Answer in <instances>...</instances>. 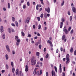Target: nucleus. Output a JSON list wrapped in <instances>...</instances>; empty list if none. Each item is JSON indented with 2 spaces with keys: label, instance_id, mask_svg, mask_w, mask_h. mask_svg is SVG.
<instances>
[{
  "label": "nucleus",
  "instance_id": "nucleus-1",
  "mask_svg": "<svg viewBox=\"0 0 76 76\" xmlns=\"http://www.w3.org/2000/svg\"><path fill=\"white\" fill-rule=\"evenodd\" d=\"M35 57L34 56L32 57L31 59V64L34 66L36 64V63H37V60H35Z\"/></svg>",
  "mask_w": 76,
  "mask_h": 76
},
{
  "label": "nucleus",
  "instance_id": "nucleus-2",
  "mask_svg": "<svg viewBox=\"0 0 76 76\" xmlns=\"http://www.w3.org/2000/svg\"><path fill=\"white\" fill-rule=\"evenodd\" d=\"M64 32H65V33L66 34H69V31H67V29H66V27L64 26L63 28Z\"/></svg>",
  "mask_w": 76,
  "mask_h": 76
},
{
  "label": "nucleus",
  "instance_id": "nucleus-3",
  "mask_svg": "<svg viewBox=\"0 0 76 76\" xmlns=\"http://www.w3.org/2000/svg\"><path fill=\"white\" fill-rule=\"evenodd\" d=\"M66 64H67L70 62V59L69 57L66 58Z\"/></svg>",
  "mask_w": 76,
  "mask_h": 76
},
{
  "label": "nucleus",
  "instance_id": "nucleus-4",
  "mask_svg": "<svg viewBox=\"0 0 76 76\" xmlns=\"http://www.w3.org/2000/svg\"><path fill=\"white\" fill-rule=\"evenodd\" d=\"M29 20H30V17H28L27 18V19L26 20V22H27V23H28L29 22Z\"/></svg>",
  "mask_w": 76,
  "mask_h": 76
},
{
  "label": "nucleus",
  "instance_id": "nucleus-5",
  "mask_svg": "<svg viewBox=\"0 0 76 76\" xmlns=\"http://www.w3.org/2000/svg\"><path fill=\"white\" fill-rule=\"evenodd\" d=\"M45 10L46 12H47L48 13H50V7H48L47 9L45 8Z\"/></svg>",
  "mask_w": 76,
  "mask_h": 76
},
{
  "label": "nucleus",
  "instance_id": "nucleus-6",
  "mask_svg": "<svg viewBox=\"0 0 76 76\" xmlns=\"http://www.w3.org/2000/svg\"><path fill=\"white\" fill-rule=\"evenodd\" d=\"M18 76H23V73H22V71H20L19 73L18 74Z\"/></svg>",
  "mask_w": 76,
  "mask_h": 76
},
{
  "label": "nucleus",
  "instance_id": "nucleus-7",
  "mask_svg": "<svg viewBox=\"0 0 76 76\" xmlns=\"http://www.w3.org/2000/svg\"><path fill=\"white\" fill-rule=\"evenodd\" d=\"M47 42L48 43H49L50 44V47H53V44H52V42H51V41L49 40Z\"/></svg>",
  "mask_w": 76,
  "mask_h": 76
},
{
  "label": "nucleus",
  "instance_id": "nucleus-8",
  "mask_svg": "<svg viewBox=\"0 0 76 76\" xmlns=\"http://www.w3.org/2000/svg\"><path fill=\"white\" fill-rule=\"evenodd\" d=\"M6 48H7V50L8 51V52H10V49H9V46L8 45H6Z\"/></svg>",
  "mask_w": 76,
  "mask_h": 76
},
{
  "label": "nucleus",
  "instance_id": "nucleus-9",
  "mask_svg": "<svg viewBox=\"0 0 76 76\" xmlns=\"http://www.w3.org/2000/svg\"><path fill=\"white\" fill-rule=\"evenodd\" d=\"M52 76H56V73H55V71L52 70Z\"/></svg>",
  "mask_w": 76,
  "mask_h": 76
},
{
  "label": "nucleus",
  "instance_id": "nucleus-10",
  "mask_svg": "<svg viewBox=\"0 0 76 76\" xmlns=\"http://www.w3.org/2000/svg\"><path fill=\"white\" fill-rule=\"evenodd\" d=\"M28 65H26V68L25 69V72H27L28 71Z\"/></svg>",
  "mask_w": 76,
  "mask_h": 76
},
{
  "label": "nucleus",
  "instance_id": "nucleus-11",
  "mask_svg": "<svg viewBox=\"0 0 76 76\" xmlns=\"http://www.w3.org/2000/svg\"><path fill=\"white\" fill-rule=\"evenodd\" d=\"M72 11L74 13H76V9L75 7L72 8Z\"/></svg>",
  "mask_w": 76,
  "mask_h": 76
},
{
  "label": "nucleus",
  "instance_id": "nucleus-12",
  "mask_svg": "<svg viewBox=\"0 0 76 76\" xmlns=\"http://www.w3.org/2000/svg\"><path fill=\"white\" fill-rule=\"evenodd\" d=\"M19 72V69H16V71H15V73L16 75H18L19 74V73H18Z\"/></svg>",
  "mask_w": 76,
  "mask_h": 76
},
{
  "label": "nucleus",
  "instance_id": "nucleus-13",
  "mask_svg": "<svg viewBox=\"0 0 76 76\" xmlns=\"http://www.w3.org/2000/svg\"><path fill=\"white\" fill-rule=\"evenodd\" d=\"M0 31H1V33H2V32H3V31H4L3 27V26H1Z\"/></svg>",
  "mask_w": 76,
  "mask_h": 76
},
{
  "label": "nucleus",
  "instance_id": "nucleus-14",
  "mask_svg": "<svg viewBox=\"0 0 76 76\" xmlns=\"http://www.w3.org/2000/svg\"><path fill=\"white\" fill-rule=\"evenodd\" d=\"M5 58L6 60H8L9 59V56H8V55L6 54L5 55Z\"/></svg>",
  "mask_w": 76,
  "mask_h": 76
},
{
  "label": "nucleus",
  "instance_id": "nucleus-15",
  "mask_svg": "<svg viewBox=\"0 0 76 76\" xmlns=\"http://www.w3.org/2000/svg\"><path fill=\"white\" fill-rule=\"evenodd\" d=\"M65 38H66V36H65V35H64L62 37V40H64V39H65Z\"/></svg>",
  "mask_w": 76,
  "mask_h": 76
},
{
  "label": "nucleus",
  "instance_id": "nucleus-16",
  "mask_svg": "<svg viewBox=\"0 0 76 76\" xmlns=\"http://www.w3.org/2000/svg\"><path fill=\"white\" fill-rule=\"evenodd\" d=\"M5 36H6V35H5V34H2V38H3V39H5Z\"/></svg>",
  "mask_w": 76,
  "mask_h": 76
},
{
  "label": "nucleus",
  "instance_id": "nucleus-17",
  "mask_svg": "<svg viewBox=\"0 0 76 76\" xmlns=\"http://www.w3.org/2000/svg\"><path fill=\"white\" fill-rule=\"evenodd\" d=\"M8 31L9 33L10 34L11 33V29L10 28H8Z\"/></svg>",
  "mask_w": 76,
  "mask_h": 76
},
{
  "label": "nucleus",
  "instance_id": "nucleus-18",
  "mask_svg": "<svg viewBox=\"0 0 76 76\" xmlns=\"http://www.w3.org/2000/svg\"><path fill=\"white\" fill-rule=\"evenodd\" d=\"M64 0H63L61 4V6H63V5H64Z\"/></svg>",
  "mask_w": 76,
  "mask_h": 76
},
{
  "label": "nucleus",
  "instance_id": "nucleus-19",
  "mask_svg": "<svg viewBox=\"0 0 76 76\" xmlns=\"http://www.w3.org/2000/svg\"><path fill=\"white\" fill-rule=\"evenodd\" d=\"M54 69H55V70L56 73H57V67H56V66H55Z\"/></svg>",
  "mask_w": 76,
  "mask_h": 76
},
{
  "label": "nucleus",
  "instance_id": "nucleus-20",
  "mask_svg": "<svg viewBox=\"0 0 76 76\" xmlns=\"http://www.w3.org/2000/svg\"><path fill=\"white\" fill-rule=\"evenodd\" d=\"M12 21H13V22L15 21V17H12Z\"/></svg>",
  "mask_w": 76,
  "mask_h": 76
},
{
  "label": "nucleus",
  "instance_id": "nucleus-21",
  "mask_svg": "<svg viewBox=\"0 0 76 76\" xmlns=\"http://www.w3.org/2000/svg\"><path fill=\"white\" fill-rule=\"evenodd\" d=\"M10 3H9L8 4V9H10Z\"/></svg>",
  "mask_w": 76,
  "mask_h": 76
},
{
  "label": "nucleus",
  "instance_id": "nucleus-22",
  "mask_svg": "<svg viewBox=\"0 0 76 76\" xmlns=\"http://www.w3.org/2000/svg\"><path fill=\"white\" fill-rule=\"evenodd\" d=\"M15 68L13 67L12 70V72L13 73H14V72H15Z\"/></svg>",
  "mask_w": 76,
  "mask_h": 76
},
{
  "label": "nucleus",
  "instance_id": "nucleus-23",
  "mask_svg": "<svg viewBox=\"0 0 76 76\" xmlns=\"http://www.w3.org/2000/svg\"><path fill=\"white\" fill-rule=\"evenodd\" d=\"M61 21L62 22H64V21H65V20H64V19L63 18H61Z\"/></svg>",
  "mask_w": 76,
  "mask_h": 76
},
{
  "label": "nucleus",
  "instance_id": "nucleus-24",
  "mask_svg": "<svg viewBox=\"0 0 76 76\" xmlns=\"http://www.w3.org/2000/svg\"><path fill=\"white\" fill-rule=\"evenodd\" d=\"M70 51L71 53H72V52L73 51V48H71Z\"/></svg>",
  "mask_w": 76,
  "mask_h": 76
},
{
  "label": "nucleus",
  "instance_id": "nucleus-25",
  "mask_svg": "<svg viewBox=\"0 0 76 76\" xmlns=\"http://www.w3.org/2000/svg\"><path fill=\"white\" fill-rule=\"evenodd\" d=\"M73 18V17H72V16H71L69 18L70 21V22L72 20V19Z\"/></svg>",
  "mask_w": 76,
  "mask_h": 76
},
{
  "label": "nucleus",
  "instance_id": "nucleus-26",
  "mask_svg": "<svg viewBox=\"0 0 76 76\" xmlns=\"http://www.w3.org/2000/svg\"><path fill=\"white\" fill-rule=\"evenodd\" d=\"M11 64L12 67H14V65H13V62H11Z\"/></svg>",
  "mask_w": 76,
  "mask_h": 76
},
{
  "label": "nucleus",
  "instance_id": "nucleus-27",
  "mask_svg": "<svg viewBox=\"0 0 76 76\" xmlns=\"http://www.w3.org/2000/svg\"><path fill=\"white\" fill-rule=\"evenodd\" d=\"M36 55L37 56H39V52H37L36 53Z\"/></svg>",
  "mask_w": 76,
  "mask_h": 76
},
{
  "label": "nucleus",
  "instance_id": "nucleus-28",
  "mask_svg": "<svg viewBox=\"0 0 76 76\" xmlns=\"http://www.w3.org/2000/svg\"><path fill=\"white\" fill-rule=\"evenodd\" d=\"M15 23L16 26L18 27V23L17 21H15Z\"/></svg>",
  "mask_w": 76,
  "mask_h": 76
},
{
  "label": "nucleus",
  "instance_id": "nucleus-29",
  "mask_svg": "<svg viewBox=\"0 0 76 76\" xmlns=\"http://www.w3.org/2000/svg\"><path fill=\"white\" fill-rule=\"evenodd\" d=\"M21 34H22V36H23V37H24V36H25V33H24V32H23V31H22Z\"/></svg>",
  "mask_w": 76,
  "mask_h": 76
},
{
  "label": "nucleus",
  "instance_id": "nucleus-30",
  "mask_svg": "<svg viewBox=\"0 0 76 76\" xmlns=\"http://www.w3.org/2000/svg\"><path fill=\"white\" fill-rule=\"evenodd\" d=\"M48 56H49L48 53H47V54L45 56L46 58H48Z\"/></svg>",
  "mask_w": 76,
  "mask_h": 76
},
{
  "label": "nucleus",
  "instance_id": "nucleus-31",
  "mask_svg": "<svg viewBox=\"0 0 76 76\" xmlns=\"http://www.w3.org/2000/svg\"><path fill=\"white\" fill-rule=\"evenodd\" d=\"M27 5L28 6H30V4H29V2L28 1L27 3Z\"/></svg>",
  "mask_w": 76,
  "mask_h": 76
},
{
  "label": "nucleus",
  "instance_id": "nucleus-32",
  "mask_svg": "<svg viewBox=\"0 0 76 76\" xmlns=\"http://www.w3.org/2000/svg\"><path fill=\"white\" fill-rule=\"evenodd\" d=\"M20 39H17V42L20 43Z\"/></svg>",
  "mask_w": 76,
  "mask_h": 76
},
{
  "label": "nucleus",
  "instance_id": "nucleus-33",
  "mask_svg": "<svg viewBox=\"0 0 76 76\" xmlns=\"http://www.w3.org/2000/svg\"><path fill=\"white\" fill-rule=\"evenodd\" d=\"M41 25L40 24H39L38 26V28L39 29H41Z\"/></svg>",
  "mask_w": 76,
  "mask_h": 76
},
{
  "label": "nucleus",
  "instance_id": "nucleus-34",
  "mask_svg": "<svg viewBox=\"0 0 76 76\" xmlns=\"http://www.w3.org/2000/svg\"><path fill=\"white\" fill-rule=\"evenodd\" d=\"M40 1L41 2V3L42 4L44 5V1H43V0H41Z\"/></svg>",
  "mask_w": 76,
  "mask_h": 76
},
{
  "label": "nucleus",
  "instance_id": "nucleus-35",
  "mask_svg": "<svg viewBox=\"0 0 76 76\" xmlns=\"http://www.w3.org/2000/svg\"><path fill=\"white\" fill-rule=\"evenodd\" d=\"M28 37H29V38H31V34H28Z\"/></svg>",
  "mask_w": 76,
  "mask_h": 76
},
{
  "label": "nucleus",
  "instance_id": "nucleus-36",
  "mask_svg": "<svg viewBox=\"0 0 76 76\" xmlns=\"http://www.w3.org/2000/svg\"><path fill=\"white\" fill-rule=\"evenodd\" d=\"M43 16H44V14L43 13L40 16V18H43Z\"/></svg>",
  "mask_w": 76,
  "mask_h": 76
},
{
  "label": "nucleus",
  "instance_id": "nucleus-37",
  "mask_svg": "<svg viewBox=\"0 0 76 76\" xmlns=\"http://www.w3.org/2000/svg\"><path fill=\"white\" fill-rule=\"evenodd\" d=\"M36 10H38V5L37 4L36 7Z\"/></svg>",
  "mask_w": 76,
  "mask_h": 76
},
{
  "label": "nucleus",
  "instance_id": "nucleus-38",
  "mask_svg": "<svg viewBox=\"0 0 76 76\" xmlns=\"http://www.w3.org/2000/svg\"><path fill=\"white\" fill-rule=\"evenodd\" d=\"M18 38H19V37H18V36H15V39H18Z\"/></svg>",
  "mask_w": 76,
  "mask_h": 76
},
{
  "label": "nucleus",
  "instance_id": "nucleus-39",
  "mask_svg": "<svg viewBox=\"0 0 76 76\" xmlns=\"http://www.w3.org/2000/svg\"><path fill=\"white\" fill-rule=\"evenodd\" d=\"M6 67L7 69H9V66L7 64H6Z\"/></svg>",
  "mask_w": 76,
  "mask_h": 76
},
{
  "label": "nucleus",
  "instance_id": "nucleus-40",
  "mask_svg": "<svg viewBox=\"0 0 76 76\" xmlns=\"http://www.w3.org/2000/svg\"><path fill=\"white\" fill-rule=\"evenodd\" d=\"M42 70H40V75H41L42 74Z\"/></svg>",
  "mask_w": 76,
  "mask_h": 76
},
{
  "label": "nucleus",
  "instance_id": "nucleus-41",
  "mask_svg": "<svg viewBox=\"0 0 76 76\" xmlns=\"http://www.w3.org/2000/svg\"><path fill=\"white\" fill-rule=\"evenodd\" d=\"M34 75H35L36 74V70L34 69L33 72Z\"/></svg>",
  "mask_w": 76,
  "mask_h": 76
},
{
  "label": "nucleus",
  "instance_id": "nucleus-42",
  "mask_svg": "<svg viewBox=\"0 0 76 76\" xmlns=\"http://www.w3.org/2000/svg\"><path fill=\"white\" fill-rule=\"evenodd\" d=\"M39 48L40 49H41V47H42V46L41 45H39Z\"/></svg>",
  "mask_w": 76,
  "mask_h": 76
},
{
  "label": "nucleus",
  "instance_id": "nucleus-43",
  "mask_svg": "<svg viewBox=\"0 0 76 76\" xmlns=\"http://www.w3.org/2000/svg\"><path fill=\"white\" fill-rule=\"evenodd\" d=\"M20 43L18 42H16V45L17 46L19 45L20 44Z\"/></svg>",
  "mask_w": 76,
  "mask_h": 76
},
{
  "label": "nucleus",
  "instance_id": "nucleus-44",
  "mask_svg": "<svg viewBox=\"0 0 76 76\" xmlns=\"http://www.w3.org/2000/svg\"><path fill=\"white\" fill-rule=\"evenodd\" d=\"M71 29V27L69 26V28L68 29V31H70Z\"/></svg>",
  "mask_w": 76,
  "mask_h": 76
},
{
  "label": "nucleus",
  "instance_id": "nucleus-45",
  "mask_svg": "<svg viewBox=\"0 0 76 76\" xmlns=\"http://www.w3.org/2000/svg\"><path fill=\"white\" fill-rule=\"evenodd\" d=\"M37 19H38V21H40V18L39 17H38L37 18Z\"/></svg>",
  "mask_w": 76,
  "mask_h": 76
},
{
  "label": "nucleus",
  "instance_id": "nucleus-46",
  "mask_svg": "<svg viewBox=\"0 0 76 76\" xmlns=\"http://www.w3.org/2000/svg\"><path fill=\"white\" fill-rule=\"evenodd\" d=\"M73 30L72 29L70 32V34H73Z\"/></svg>",
  "mask_w": 76,
  "mask_h": 76
},
{
  "label": "nucleus",
  "instance_id": "nucleus-47",
  "mask_svg": "<svg viewBox=\"0 0 76 76\" xmlns=\"http://www.w3.org/2000/svg\"><path fill=\"white\" fill-rule=\"evenodd\" d=\"M37 35L39 37H40V36H41L40 34H39V33H37Z\"/></svg>",
  "mask_w": 76,
  "mask_h": 76
},
{
  "label": "nucleus",
  "instance_id": "nucleus-48",
  "mask_svg": "<svg viewBox=\"0 0 76 76\" xmlns=\"http://www.w3.org/2000/svg\"><path fill=\"white\" fill-rule=\"evenodd\" d=\"M69 57V54L68 53L66 56V58H67V57Z\"/></svg>",
  "mask_w": 76,
  "mask_h": 76
},
{
  "label": "nucleus",
  "instance_id": "nucleus-49",
  "mask_svg": "<svg viewBox=\"0 0 76 76\" xmlns=\"http://www.w3.org/2000/svg\"><path fill=\"white\" fill-rule=\"evenodd\" d=\"M23 9H25L26 8V5H23Z\"/></svg>",
  "mask_w": 76,
  "mask_h": 76
},
{
  "label": "nucleus",
  "instance_id": "nucleus-50",
  "mask_svg": "<svg viewBox=\"0 0 76 76\" xmlns=\"http://www.w3.org/2000/svg\"><path fill=\"white\" fill-rule=\"evenodd\" d=\"M59 69H61V65L60 64L59 66Z\"/></svg>",
  "mask_w": 76,
  "mask_h": 76
},
{
  "label": "nucleus",
  "instance_id": "nucleus-51",
  "mask_svg": "<svg viewBox=\"0 0 76 76\" xmlns=\"http://www.w3.org/2000/svg\"><path fill=\"white\" fill-rule=\"evenodd\" d=\"M35 45H36V47H37L38 46V43H36Z\"/></svg>",
  "mask_w": 76,
  "mask_h": 76
},
{
  "label": "nucleus",
  "instance_id": "nucleus-52",
  "mask_svg": "<svg viewBox=\"0 0 76 76\" xmlns=\"http://www.w3.org/2000/svg\"><path fill=\"white\" fill-rule=\"evenodd\" d=\"M62 74H63V76H66V75H65V73H64V72H63Z\"/></svg>",
  "mask_w": 76,
  "mask_h": 76
},
{
  "label": "nucleus",
  "instance_id": "nucleus-53",
  "mask_svg": "<svg viewBox=\"0 0 76 76\" xmlns=\"http://www.w3.org/2000/svg\"><path fill=\"white\" fill-rule=\"evenodd\" d=\"M39 71H37V72H36V74L38 75H39Z\"/></svg>",
  "mask_w": 76,
  "mask_h": 76
},
{
  "label": "nucleus",
  "instance_id": "nucleus-54",
  "mask_svg": "<svg viewBox=\"0 0 76 76\" xmlns=\"http://www.w3.org/2000/svg\"><path fill=\"white\" fill-rule=\"evenodd\" d=\"M3 10L4 11H6V9L5 8H3Z\"/></svg>",
  "mask_w": 76,
  "mask_h": 76
},
{
  "label": "nucleus",
  "instance_id": "nucleus-55",
  "mask_svg": "<svg viewBox=\"0 0 76 76\" xmlns=\"http://www.w3.org/2000/svg\"><path fill=\"white\" fill-rule=\"evenodd\" d=\"M12 32H14L15 30L13 29V28H12Z\"/></svg>",
  "mask_w": 76,
  "mask_h": 76
},
{
  "label": "nucleus",
  "instance_id": "nucleus-56",
  "mask_svg": "<svg viewBox=\"0 0 76 76\" xmlns=\"http://www.w3.org/2000/svg\"><path fill=\"white\" fill-rule=\"evenodd\" d=\"M21 3H23L24 2V0H21Z\"/></svg>",
  "mask_w": 76,
  "mask_h": 76
},
{
  "label": "nucleus",
  "instance_id": "nucleus-57",
  "mask_svg": "<svg viewBox=\"0 0 76 76\" xmlns=\"http://www.w3.org/2000/svg\"><path fill=\"white\" fill-rule=\"evenodd\" d=\"M36 67H39V65L37 64L36 65Z\"/></svg>",
  "mask_w": 76,
  "mask_h": 76
},
{
  "label": "nucleus",
  "instance_id": "nucleus-58",
  "mask_svg": "<svg viewBox=\"0 0 76 76\" xmlns=\"http://www.w3.org/2000/svg\"><path fill=\"white\" fill-rule=\"evenodd\" d=\"M63 22H61L60 23V25H63Z\"/></svg>",
  "mask_w": 76,
  "mask_h": 76
},
{
  "label": "nucleus",
  "instance_id": "nucleus-59",
  "mask_svg": "<svg viewBox=\"0 0 76 76\" xmlns=\"http://www.w3.org/2000/svg\"><path fill=\"white\" fill-rule=\"evenodd\" d=\"M33 29H35V25H33Z\"/></svg>",
  "mask_w": 76,
  "mask_h": 76
},
{
  "label": "nucleus",
  "instance_id": "nucleus-60",
  "mask_svg": "<svg viewBox=\"0 0 76 76\" xmlns=\"http://www.w3.org/2000/svg\"><path fill=\"white\" fill-rule=\"evenodd\" d=\"M58 53V49H57L56 50V53Z\"/></svg>",
  "mask_w": 76,
  "mask_h": 76
},
{
  "label": "nucleus",
  "instance_id": "nucleus-61",
  "mask_svg": "<svg viewBox=\"0 0 76 76\" xmlns=\"http://www.w3.org/2000/svg\"><path fill=\"white\" fill-rule=\"evenodd\" d=\"M74 55H76V50H75L74 52Z\"/></svg>",
  "mask_w": 76,
  "mask_h": 76
},
{
  "label": "nucleus",
  "instance_id": "nucleus-62",
  "mask_svg": "<svg viewBox=\"0 0 76 76\" xmlns=\"http://www.w3.org/2000/svg\"><path fill=\"white\" fill-rule=\"evenodd\" d=\"M46 76H48V72H46Z\"/></svg>",
  "mask_w": 76,
  "mask_h": 76
},
{
  "label": "nucleus",
  "instance_id": "nucleus-63",
  "mask_svg": "<svg viewBox=\"0 0 76 76\" xmlns=\"http://www.w3.org/2000/svg\"><path fill=\"white\" fill-rule=\"evenodd\" d=\"M12 25L13 26H15V25L13 23L12 24Z\"/></svg>",
  "mask_w": 76,
  "mask_h": 76
},
{
  "label": "nucleus",
  "instance_id": "nucleus-64",
  "mask_svg": "<svg viewBox=\"0 0 76 76\" xmlns=\"http://www.w3.org/2000/svg\"><path fill=\"white\" fill-rule=\"evenodd\" d=\"M33 5H35V2H33Z\"/></svg>",
  "mask_w": 76,
  "mask_h": 76
}]
</instances>
